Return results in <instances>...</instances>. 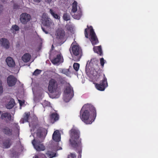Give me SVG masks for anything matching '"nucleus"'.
<instances>
[{"instance_id": "29", "label": "nucleus", "mask_w": 158, "mask_h": 158, "mask_svg": "<svg viewBox=\"0 0 158 158\" xmlns=\"http://www.w3.org/2000/svg\"><path fill=\"white\" fill-rule=\"evenodd\" d=\"M43 129V128L41 127H40L38 129L36 132V135L37 137L40 138L42 136Z\"/></svg>"}, {"instance_id": "28", "label": "nucleus", "mask_w": 158, "mask_h": 158, "mask_svg": "<svg viewBox=\"0 0 158 158\" xmlns=\"http://www.w3.org/2000/svg\"><path fill=\"white\" fill-rule=\"evenodd\" d=\"M46 154L49 158H52L57 156L56 153L52 151H48L46 153Z\"/></svg>"}, {"instance_id": "35", "label": "nucleus", "mask_w": 158, "mask_h": 158, "mask_svg": "<svg viewBox=\"0 0 158 158\" xmlns=\"http://www.w3.org/2000/svg\"><path fill=\"white\" fill-rule=\"evenodd\" d=\"M41 72V70L38 69H36L34 72L33 75L37 76L38 75L40 74Z\"/></svg>"}, {"instance_id": "21", "label": "nucleus", "mask_w": 158, "mask_h": 158, "mask_svg": "<svg viewBox=\"0 0 158 158\" xmlns=\"http://www.w3.org/2000/svg\"><path fill=\"white\" fill-rule=\"evenodd\" d=\"M58 130H56L54 132L52 135L53 139L56 142H59L60 140V137Z\"/></svg>"}, {"instance_id": "30", "label": "nucleus", "mask_w": 158, "mask_h": 158, "mask_svg": "<svg viewBox=\"0 0 158 158\" xmlns=\"http://www.w3.org/2000/svg\"><path fill=\"white\" fill-rule=\"evenodd\" d=\"M50 13L51 15L53 16V17L56 19H60V16L56 14H55L53 10L51 9H50Z\"/></svg>"}, {"instance_id": "39", "label": "nucleus", "mask_w": 158, "mask_h": 158, "mask_svg": "<svg viewBox=\"0 0 158 158\" xmlns=\"http://www.w3.org/2000/svg\"><path fill=\"white\" fill-rule=\"evenodd\" d=\"M104 58H100V63L101 64V66L103 67L104 66V64H105V62H104Z\"/></svg>"}, {"instance_id": "38", "label": "nucleus", "mask_w": 158, "mask_h": 158, "mask_svg": "<svg viewBox=\"0 0 158 158\" xmlns=\"http://www.w3.org/2000/svg\"><path fill=\"white\" fill-rule=\"evenodd\" d=\"M76 156L75 154L73 153H71L68 156V158H76Z\"/></svg>"}, {"instance_id": "34", "label": "nucleus", "mask_w": 158, "mask_h": 158, "mask_svg": "<svg viewBox=\"0 0 158 158\" xmlns=\"http://www.w3.org/2000/svg\"><path fill=\"white\" fill-rule=\"evenodd\" d=\"M10 30H14L15 31H17L19 30V27L16 25H13Z\"/></svg>"}, {"instance_id": "24", "label": "nucleus", "mask_w": 158, "mask_h": 158, "mask_svg": "<svg viewBox=\"0 0 158 158\" xmlns=\"http://www.w3.org/2000/svg\"><path fill=\"white\" fill-rule=\"evenodd\" d=\"M11 117L12 116L10 113L5 112L1 114V118L2 120H4L5 118H7L9 121H10Z\"/></svg>"}, {"instance_id": "11", "label": "nucleus", "mask_w": 158, "mask_h": 158, "mask_svg": "<svg viewBox=\"0 0 158 158\" xmlns=\"http://www.w3.org/2000/svg\"><path fill=\"white\" fill-rule=\"evenodd\" d=\"M32 143L34 148L38 151H44L45 149V147L42 143L38 141H36L34 139L32 141Z\"/></svg>"}, {"instance_id": "13", "label": "nucleus", "mask_w": 158, "mask_h": 158, "mask_svg": "<svg viewBox=\"0 0 158 158\" xmlns=\"http://www.w3.org/2000/svg\"><path fill=\"white\" fill-rule=\"evenodd\" d=\"M17 81V79L14 76L10 75L7 78V82L9 87L15 86Z\"/></svg>"}, {"instance_id": "6", "label": "nucleus", "mask_w": 158, "mask_h": 158, "mask_svg": "<svg viewBox=\"0 0 158 158\" xmlns=\"http://www.w3.org/2000/svg\"><path fill=\"white\" fill-rule=\"evenodd\" d=\"M58 83L57 80L54 78H51L49 81L48 87L49 92L53 93L58 88Z\"/></svg>"}, {"instance_id": "4", "label": "nucleus", "mask_w": 158, "mask_h": 158, "mask_svg": "<svg viewBox=\"0 0 158 158\" xmlns=\"http://www.w3.org/2000/svg\"><path fill=\"white\" fill-rule=\"evenodd\" d=\"M69 50L71 55L74 56V60L76 61H79L82 56V51L79 45H74L73 43L71 45Z\"/></svg>"}, {"instance_id": "40", "label": "nucleus", "mask_w": 158, "mask_h": 158, "mask_svg": "<svg viewBox=\"0 0 158 158\" xmlns=\"http://www.w3.org/2000/svg\"><path fill=\"white\" fill-rule=\"evenodd\" d=\"M20 7V6L19 5H18L16 4H14L13 6V8L14 9H19Z\"/></svg>"}, {"instance_id": "46", "label": "nucleus", "mask_w": 158, "mask_h": 158, "mask_svg": "<svg viewBox=\"0 0 158 158\" xmlns=\"http://www.w3.org/2000/svg\"><path fill=\"white\" fill-rule=\"evenodd\" d=\"M51 1L52 0H45V1L48 3H49L51 2Z\"/></svg>"}, {"instance_id": "36", "label": "nucleus", "mask_w": 158, "mask_h": 158, "mask_svg": "<svg viewBox=\"0 0 158 158\" xmlns=\"http://www.w3.org/2000/svg\"><path fill=\"white\" fill-rule=\"evenodd\" d=\"M43 106L44 107H45L46 106H48V107L51 106L50 103L48 101H45L44 102Z\"/></svg>"}, {"instance_id": "9", "label": "nucleus", "mask_w": 158, "mask_h": 158, "mask_svg": "<svg viewBox=\"0 0 158 158\" xmlns=\"http://www.w3.org/2000/svg\"><path fill=\"white\" fill-rule=\"evenodd\" d=\"M31 19V15L26 13H22L20 16V21L22 24H26Z\"/></svg>"}, {"instance_id": "3", "label": "nucleus", "mask_w": 158, "mask_h": 158, "mask_svg": "<svg viewBox=\"0 0 158 158\" xmlns=\"http://www.w3.org/2000/svg\"><path fill=\"white\" fill-rule=\"evenodd\" d=\"M98 61L95 58L92 59L90 61L88 60L87 62L85 67V73L90 78H93V77L97 75V73L94 67V65L95 64L96 66L98 67Z\"/></svg>"}, {"instance_id": "20", "label": "nucleus", "mask_w": 158, "mask_h": 158, "mask_svg": "<svg viewBox=\"0 0 158 158\" xmlns=\"http://www.w3.org/2000/svg\"><path fill=\"white\" fill-rule=\"evenodd\" d=\"M30 115V112L25 113L24 114L23 118H22L20 121V123H23L25 122H28Z\"/></svg>"}, {"instance_id": "32", "label": "nucleus", "mask_w": 158, "mask_h": 158, "mask_svg": "<svg viewBox=\"0 0 158 158\" xmlns=\"http://www.w3.org/2000/svg\"><path fill=\"white\" fill-rule=\"evenodd\" d=\"M80 67V64L78 63H75L73 64V67L74 69L76 71L78 70Z\"/></svg>"}, {"instance_id": "45", "label": "nucleus", "mask_w": 158, "mask_h": 158, "mask_svg": "<svg viewBox=\"0 0 158 158\" xmlns=\"http://www.w3.org/2000/svg\"><path fill=\"white\" fill-rule=\"evenodd\" d=\"M41 0H33L34 2L36 3H39L41 1Z\"/></svg>"}, {"instance_id": "31", "label": "nucleus", "mask_w": 158, "mask_h": 158, "mask_svg": "<svg viewBox=\"0 0 158 158\" xmlns=\"http://www.w3.org/2000/svg\"><path fill=\"white\" fill-rule=\"evenodd\" d=\"M63 18L64 20L67 21L70 19V15L68 13H64L63 15Z\"/></svg>"}, {"instance_id": "26", "label": "nucleus", "mask_w": 158, "mask_h": 158, "mask_svg": "<svg viewBox=\"0 0 158 158\" xmlns=\"http://www.w3.org/2000/svg\"><path fill=\"white\" fill-rule=\"evenodd\" d=\"M93 50L94 52L97 53L100 56L102 55V51L101 46L94 47Z\"/></svg>"}, {"instance_id": "48", "label": "nucleus", "mask_w": 158, "mask_h": 158, "mask_svg": "<svg viewBox=\"0 0 158 158\" xmlns=\"http://www.w3.org/2000/svg\"><path fill=\"white\" fill-rule=\"evenodd\" d=\"M33 158H39L38 156L37 155H35L33 157Z\"/></svg>"}, {"instance_id": "16", "label": "nucleus", "mask_w": 158, "mask_h": 158, "mask_svg": "<svg viewBox=\"0 0 158 158\" xmlns=\"http://www.w3.org/2000/svg\"><path fill=\"white\" fill-rule=\"evenodd\" d=\"M49 117L51 122L53 123L59 119V116L57 113L54 112L51 114Z\"/></svg>"}, {"instance_id": "47", "label": "nucleus", "mask_w": 158, "mask_h": 158, "mask_svg": "<svg viewBox=\"0 0 158 158\" xmlns=\"http://www.w3.org/2000/svg\"><path fill=\"white\" fill-rule=\"evenodd\" d=\"M41 156L43 158H47L45 155L44 154H42Z\"/></svg>"}, {"instance_id": "17", "label": "nucleus", "mask_w": 158, "mask_h": 158, "mask_svg": "<svg viewBox=\"0 0 158 158\" xmlns=\"http://www.w3.org/2000/svg\"><path fill=\"white\" fill-rule=\"evenodd\" d=\"M63 61V58L60 54L56 55V57L54 58L52 60V63L54 64H56L59 63H61Z\"/></svg>"}, {"instance_id": "44", "label": "nucleus", "mask_w": 158, "mask_h": 158, "mask_svg": "<svg viewBox=\"0 0 158 158\" xmlns=\"http://www.w3.org/2000/svg\"><path fill=\"white\" fill-rule=\"evenodd\" d=\"M62 149V148L61 147H59V148H56V149H55L54 150V151L55 152H56L57 151L59 150H61Z\"/></svg>"}, {"instance_id": "25", "label": "nucleus", "mask_w": 158, "mask_h": 158, "mask_svg": "<svg viewBox=\"0 0 158 158\" xmlns=\"http://www.w3.org/2000/svg\"><path fill=\"white\" fill-rule=\"evenodd\" d=\"M31 57V55L29 53H26L22 56V59L23 61L27 63L30 60Z\"/></svg>"}, {"instance_id": "7", "label": "nucleus", "mask_w": 158, "mask_h": 158, "mask_svg": "<svg viewBox=\"0 0 158 158\" xmlns=\"http://www.w3.org/2000/svg\"><path fill=\"white\" fill-rule=\"evenodd\" d=\"M108 86V83L106 78L104 74H103V78L101 81L100 83H96L95 86L97 89L101 91H104Z\"/></svg>"}, {"instance_id": "1", "label": "nucleus", "mask_w": 158, "mask_h": 158, "mask_svg": "<svg viewBox=\"0 0 158 158\" xmlns=\"http://www.w3.org/2000/svg\"><path fill=\"white\" fill-rule=\"evenodd\" d=\"M80 117L81 120L86 124H91L94 121L96 116L95 108L88 103L85 104L80 111Z\"/></svg>"}, {"instance_id": "50", "label": "nucleus", "mask_w": 158, "mask_h": 158, "mask_svg": "<svg viewBox=\"0 0 158 158\" xmlns=\"http://www.w3.org/2000/svg\"><path fill=\"white\" fill-rule=\"evenodd\" d=\"M1 111H0V113H1Z\"/></svg>"}, {"instance_id": "43", "label": "nucleus", "mask_w": 158, "mask_h": 158, "mask_svg": "<svg viewBox=\"0 0 158 158\" xmlns=\"http://www.w3.org/2000/svg\"><path fill=\"white\" fill-rule=\"evenodd\" d=\"M3 10V6L2 5H0V14L2 12Z\"/></svg>"}, {"instance_id": "49", "label": "nucleus", "mask_w": 158, "mask_h": 158, "mask_svg": "<svg viewBox=\"0 0 158 158\" xmlns=\"http://www.w3.org/2000/svg\"><path fill=\"white\" fill-rule=\"evenodd\" d=\"M53 47V45H52V47Z\"/></svg>"}, {"instance_id": "27", "label": "nucleus", "mask_w": 158, "mask_h": 158, "mask_svg": "<svg viewBox=\"0 0 158 158\" xmlns=\"http://www.w3.org/2000/svg\"><path fill=\"white\" fill-rule=\"evenodd\" d=\"M3 146L5 148H8L10 147L11 145L10 140L9 139L6 140L3 143Z\"/></svg>"}, {"instance_id": "22", "label": "nucleus", "mask_w": 158, "mask_h": 158, "mask_svg": "<svg viewBox=\"0 0 158 158\" xmlns=\"http://www.w3.org/2000/svg\"><path fill=\"white\" fill-rule=\"evenodd\" d=\"M3 133L7 135H11L12 134V130L7 127H5L2 129Z\"/></svg>"}, {"instance_id": "15", "label": "nucleus", "mask_w": 158, "mask_h": 158, "mask_svg": "<svg viewBox=\"0 0 158 158\" xmlns=\"http://www.w3.org/2000/svg\"><path fill=\"white\" fill-rule=\"evenodd\" d=\"M56 35L57 39H63L65 35L64 31L61 28H59L56 31Z\"/></svg>"}, {"instance_id": "2", "label": "nucleus", "mask_w": 158, "mask_h": 158, "mask_svg": "<svg viewBox=\"0 0 158 158\" xmlns=\"http://www.w3.org/2000/svg\"><path fill=\"white\" fill-rule=\"evenodd\" d=\"M80 135V131L77 129L73 128L69 131V142L71 147L76 149H79L78 152L79 153L78 158H81V143Z\"/></svg>"}, {"instance_id": "10", "label": "nucleus", "mask_w": 158, "mask_h": 158, "mask_svg": "<svg viewBox=\"0 0 158 158\" xmlns=\"http://www.w3.org/2000/svg\"><path fill=\"white\" fill-rule=\"evenodd\" d=\"M43 24L48 29L50 30L52 28L54 27V24L51 19L47 16L45 17L44 18L43 17Z\"/></svg>"}, {"instance_id": "33", "label": "nucleus", "mask_w": 158, "mask_h": 158, "mask_svg": "<svg viewBox=\"0 0 158 158\" xmlns=\"http://www.w3.org/2000/svg\"><path fill=\"white\" fill-rule=\"evenodd\" d=\"M60 71L61 73L66 75H68L69 74V69H62Z\"/></svg>"}, {"instance_id": "14", "label": "nucleus", "mask_w": 158, "mask_h": 158, "mask_svg": "<svg viewBox=\"0 0 158 158\" xmlns=\"http://www.w3.org/2000/svg\"><path fill=\"white\" fill-rule=\"evenodd\" d=\"M52 77L56 79L57 81H58L61 84H64L66 82L65 78L58 73H54L52 76Z\"/></svg>"}, {"instance_id": "5", "label": "nucleus", "mask_w": 158, "mask_h": 158, "mask_svg": "<svg viewBox=\"0 0 158 158\" xmlns=\"http://www.w3.org/2000/svg\"><path fill=\"white\" fill-rule=\"evenodd\" d=\"M89 30V36H90V39L92 44L93 45H95L99 43V41L92 26L89 27L88 25L87 26V28L85 29L84 34L85 37L87 38H88V35L87 31Z\"/></svg>"}, {"instance_id": "19", "label": "nucleus", "mask_w": 158, "mask_h": 158, "mask_svg": "<svg viewBox=\"0 0 158 158\" xmlns=\"http://www.w3.org/2000/svg\"><path fill=\"white\" fill-rule=\"evenodd\" d=\"M0 41L2 46L6 49H8L9 48L10 43L9 40L5 38H1Z\"/></svg>"}, {"instance_id": "12", "label": "nucleus", "mask_w": 158, "mask_h": 158, "mask_svg": "<svg viewBox=\"0 0 158 158\" xmlns=\"http://www.w3.org/2000/svg\"><path fill=\"white\" fill-rule=\"evenodd\" d=\"M65 97L67 98L68 101L70 100L73 96V91L71 86H67L64 91Z\"/></svg>"}, {"instance_id": "23", "label": "nucleus", "mask_w": 158, "mask_h": 158, "mask_svg": "<svg viewBox=\"0 0 158 158\" xmlns=\"http://www.w3.org/2000/svg\"><path fill=\"white\" fill-rule=\"evenodd\" d=\"M15 104V102L13 98H11L6 105V108L8 109H12Z\"/></svg>"}, {"instance_id": "8", "label": "nucleus", "mask_w": 158, "mask_h": 158, "mask_svg": "<svg viewBox=\"0 0 158 158\" xmlns=\"http://www.w3.org/2000/svg\"><path fill=\"white\" fill-rule=\"evenodd\" d=\"M78 7L79 9L78 10L77 2L76 1H74L72 4V11L75 13L77 11V13H78V14L74 15V18L77 19H80L82 15L81 10L79 6Z\"/></svg>"}, {"instance_id": "42", "label": "nucleus", "mask_w": 158, "mask_h": 158, "mask_svg": "<svg viewBox=\"0 0 158 158\" xmlns=\"http://www.w3.org/2000/svg\"><path fill=\"white\" fill-rule=\"evenodd\" d=\"M42 29L43 31L46 34L48 33V32L47 31H46L45 30V28H43V27H42Z\"/></svg>"}, {"instance_id": "41", "label": "nucleus", "mask_w": 158, "mask_h": 158, "mask_svg": "<svg viewBox=\"0 0 158 158\" xmlns=\"http://www.w3.org/2000/svg\"><path fill=\"white\" fill-rule=\"evenodd\" d=\"M19 102L20 107L23 106L24 103V101H23L21 100H19Z\"/></svg>"}, {"instance_id": "18", "label": "nucleus", "mask_w": 158, "mask_h": 158, "mask_svg": "<svg viewBox=\"0 0 158 158\" xmlns=\"http://www.w3.org/2000/svg\"><path fill=\"white\" fill-rule=\"evenodd\" d=\"M6 61L7 65L10 67H14L15 65V62L11 57H7Z\"/></svg>"}, {"instance_id": "37", "label": "nucleus", "mask_w": 158, "mask_h": 158, "mask_svg": "<svg viewBox=\"0 0 158 158\" xmlns=\"http://www.w3.org/2000/svg\"><path fill=\"white\" fill-rule=\"evenodd\" d=\"M3 92V88L2 86V81L0 80V95Z\"/></svg>"}]
</instances>
